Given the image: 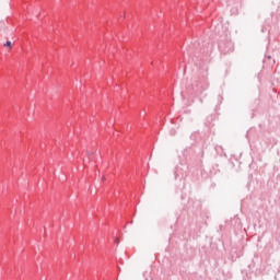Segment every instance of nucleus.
Instances as JSON below:
<instances>
[{
	"label": "nucleus",
	"mask_w": 280,
	"mask_h": 280,
	"mask_svg": "<svg viewBox=\"0 0 280 280\" xmlns=\"http://www.w3.org/2000/svg\"><path fill=\"white\" fill-rule=\"evenodd\" d=\"M4 47H9V49H12V42H7L4 44Z\"/></svg>",
	"instance_id": "nucleus-1"
}]
</instances>
